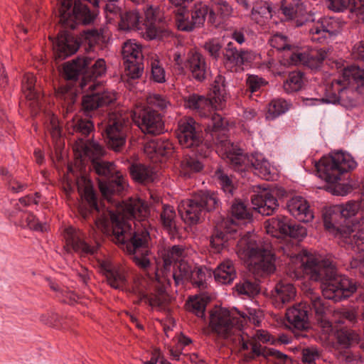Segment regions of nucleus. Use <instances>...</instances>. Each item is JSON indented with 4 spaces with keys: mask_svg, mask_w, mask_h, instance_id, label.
Returning a JSON list of instances; mask_svg holds the SVG:
<instances>
[{
    "mask_svg": "<svg viewBox=\"0 0 364 364\" xmlns=\"http://www.w3.org/2000/svg\"><path fill=\"white\" fill-rule=\"evenodd\" d=\"M350 84L343 81L340 76L333 80L330 87L326 90V97L305 98L303 102L306 106H316L323 102L331 104H341L345 107H353L356 104L357 95Z\"/></svg>",
    "mask_w": 364,
    "mask_h": 364,
    "instance_id": "4468645a",
    "label": "nucleus"
},
{
    "mask_svg": "<svg viewBox=\"0 0 364 364\" xmlns=\"http://www.w3.org/2000/svg\"><path fill=\"white\" fill-rule=\"evenodd\" d=\"M283 251L289 259L290 277L298 279L304 273L311 280L320 282L325 299L336 302L350 296L356 291L355 283L338 274L330 259L313 255L306 251L299 253L297 250H289L288 247L283 248Z\"/></svg>",
    "mask_w": 364,
    "mask_h": 364,
    "instance_id": "f03ea898",
    "label": "nucleus"
},
{
    "mask_svg": "<svg viewBox=\"0 0 364 364\" xmlns=\"http://www.w3.org/2000/svg\"><path fill=\"white\" fill-rule=\"evenodd\" d=\"M185 12L181 11L179 15L177 18V26L178 28L183 31H192L197 27H200L198 23H195V21L191 18H189L188 16H185Z\"/></svg>",
    "mask_w": 364,
    "mask_h": 364,
    "instance_id": "6e6d98bb",
    "label": "nucleus"
},
{
    "mask_svg": "<svg viewBox=\"0 0 364 364\" xmlns=\"http://www.w3.org/2000/svg\"><path fill=\"white\" fill-rule=\"evenodd\" d=\"M287 208L289 213L300 222L309 223L314 218L308 202L301 196L292 197L287 202Z\"/></svg>",
    "mask_w": 364,
    "mask_h": 364,
    "instance_id": "bb28decb",
    "label": "nucleus"
},
{
    "mask_svg": "<svg viewBox=\"0 0 364 364\" xmlns=\"http://www.w3.org/2000/svg\"><path fill=\"white\" fill-rule=\"evenodd\" d=\"M164 333L167 338H171V342L165 341L164 345L169 350L170 354L175 360H178L181 350L184 347L189 345L192 341L191 338L185 336L183 333L177 334L173 331L172 327L165 326L164 327Z\"/></svg>",
    "mask_w": 364,
    "mask_h": 364,
    "instance_id": "c85d7f7f",
    "label": "nucleus"
},
{
    "mask_svg": "<svg viewBox=\"0 0 364 364\" xmlns=\"http://www.w3.org/2000/svg\"><path fill=\"white\" fill-rule=\"evenodd\" d=\"M254 209L264 215H272L278 207L277 200L268 191H264L260 194L252 198Z\"/></svg>",
    "mask_w": 364,
    "mask_h": 364,
    "instance_id": "7c9ffc66",
    "label": "nucleus"
},
{
    "mask_svg": "<svg viewBox=\"0 0 364 364\" xmlns=\"http://www.w3.org/2000/svg\"><path fill=\"white\" fill-rule=\"evenodd\" d=\"M203 48L213 59L218 60L221 55L222 46L217 39H210L207 41Z\"/></svg>",
    "mask_w": 364,
    "mask_h": 364,
    "instance_id": "13d9d810",
    "label": "nucleus"
},
{
    "mask_svg": "<svg viewBox=\"0 0 364 364\" xmlns=\"http://www.w3.org/2000/svg\"><path fill=\"white\" fill-rule=\"evenodd\" d=\"M218 194L210 191H200L192 199L183 200L178 204V213L182 220L189 225L199 222L203 213L211 211L219 206Z\"/></svg>",
    "mask_w": 364,
    "mask_h": 364,
    "instance_id": "9b49d317",
    "label": "nucleus"
},
{
    "mask_svg": "<svg viewBox=\"0 0 364 364\" xmlns=\"http://www.w3.org/2000/svg\"><path fill=\"white\" fill-rule=\"evenodd\" d=\"M36 77L31 73L24 75L22 80V90L28 100L38 102L40 93L36 90Z\"/></svg>",
    "mask_w": 364,
    "mask_h": 364,
    "instance_id": "ea45409f",
    "label": "nucleus"
},
{
    "mask_svg": "<svg viewBox=\"0 0 364 364\" xmlns=\"http://www.w3.org/2000/svg\"><path fill=\"white\" fill-rule=\"evenodd\" d=\"M232 218L231 224L229 225V220H223L218 224L210 239V244L216 252H220L225 243L231 239L235 238L234 235L237 232L236 226L240 224H247L251 222L252 211L248 208L245 203L240 200H235L230 208Z\"/></svg>",
    "mask_w": 364,
    "mask_h": 364,
    "instance_id": "6e6552de",
    "label": "nucleus"
},
{
    "mask_svg": "<svg viewBox=\"0 0 364 364\" xmlns=\"http://www.w3.org/2000/svg\"><path fill=\"white\" fill-rule=\"evenodd\" d=\"M102 37V33L95 28L83 30L80 33V37H77L68 31H61L54 46L55 58L56 60H63L75 53L83 41L92 47L97 43Z\"/></svg>",
    "mask_w": 364,
    "mask_h": 364,
    "instance_id": "ddd939ff",
    "label": "nucleus"
},
{
    "mask_svg": "<svg viewBox=\"0 0 364 364\" xmlns=\"http://www.w3.org/2000/svg\"><path fill=\"white\" fill-rule=\"evenodd\" d=\"M128 164L130 177L134 182L147 185L153 183L156 178L157 170L153 166L139 161H128Z\"/></svg>",
    "mask_w": 364,
    "mask_h": 364,
    "instance_id": "5701e85b",
    "label": "nucleus"
},
{
    "mask_svg": "<svg viewBox=\"0 0 364 364\" xmlns=\"http://www.w3.org/2000/svg\"><path fill=\"white\" fill-rule=\"evenodd\" d=\"M287 228H289V230H287V233L284 234V236H289L291 238L301 240L306 237L307 234L306 229L304 226L291 223L289 220Z\"/></svg>",
    "mask_w": 364,
    "mask_h": 364,
    "instance_id": "4d7b16f0",
    "label": "nucleus"
},
{
    "mask_svg": "<svg viewBox=\"0 0 364 364\" xmlns=\"http://www.w3.org/2000/svg\"><path fill=\"white\" fill-rule=\"evenodd\" d=\"M203 168L201 161L193 157H186L181 162V173L185 176H191V173L199 172Z\"/></svg>",
    "mask_w": 364,
    "mask_h": 364,
    "instance_id": "de8ad7c7",
    "label": "nucleus"
},
{
    "mask_svg": "<svg viewBox=\"0 0 364 364\" xmlns=\"http://www.w3.org/2000/svg\"><path fill=\"white\" fill-rule=\"evenodd\" d=\"M65 240L69 250H73L81 257L93 255L97 251L95 246H91L85 241L84 235L81 232L72 227L65 229Z\"/></svg>",
    "mask_w": 364,
    "mask_h": 364,
    "instance_id": "4be33fe9",
    "label": "nucleus"
},
{
    "mask_svg": "<svg viewBox=\"0 0 364 364\" xmlns=\"http://www.w3.org/2000/svg\"><path fill=\"white\" fill-rule=\"evenodd\" d=\"M73 131L86 137L94 130L93 122L88 119L77 118L73 123Z\"/></svg>",
    "mask_w": 364,
    "mask_h": 364,
    "instance_id": "3c124183",
    "label": "nucleus"
},
{
    "mask_svg": "<svg viewBox=\"0 0 364 364\" xmlns=\"http://www.w3.org/2000/svg\"><path fill=\"white\" fill-rule=\"evenodd\" d=\"M208 14H209L210 21L215 18V12L213 9H210L206 3L198 1L192 9L191 17L195 21V23H198V25L201 26L205 22Z\"/></svg>",
    "mask_w": 364,
    "mask_h": 364,
    "instance_id": "4c0bfd02",
    "label": "nucleus"
},
{
    "mask_svg": "<svg viewBox=\"0 0 364 364\" xmlns=\"http://www.w3.org/2000/svg\"><path fill=\"white\" fill-rule=\"evenodd\" d=\"M185 250L181 245H173L164 255V271L170 269L172 263H174L172 277L176 284L183 281H189L193 277L194 267L183 259Z\"/></svg>",
    "mask_w": 364,
    "mask_h": 364,
    "instance_id": "f3484780",
    "label": "nucleus"
},
{
    "mask_svg": "<svg viewBox=\"0 0 364 364\" xmlns=\"http://www.w3.org/2000/svg\"><path fill=\"white\" fill-rule=\"evenodd\" d=\"M73 149L80 157L87 156L91 161L95 159H100L105 154V149L102 144L94 140H84L80 136L76 140Z\"/></svg>",
    "mask_w": 364,
    "mask_h": 364,
    "instance_id": "c756f323",
    "label": "nucleus"
},
{
    "mask_svg": "<svg viewBox=\"0 0 364 364\" xmlns=\"http://www.w3.org/2000/svg\"><path fill=\"white\" fill-rule=\"evenodd\" d=\"M25 220L26 222V226L30 229L43 231L42 225L38 222L36 217L32 213H26Z\"/></svg>",
    "mask_w": 364,
    "mask_h": 364,
    "instance_id": "e2e57ef3",
    "label": "nucleus"
},
{
    "mask_svg": "<svg viewBox=\"0 0 364 364\" xmlns=\"http://www.w3.org/2000/svg\"><path fill=\"white\" fill-rule=\"evenodd\" d=\"M175 218L176 212L173 207L164 205L163 212L161 213V223H162L164 231L169 235L171 240L180 237Z\"/></svg>",
    "mask_w": 364,
    "mask_h": 364,
    "instance_id": "72a5a7b5",
    "label": "nucleus"
},
{
    "mask_svg": "<svg viewBox=\"0 0 364 364\" xmlns=\"http://www.w3.org/2000/svg\"><path fill=\"white\" fill-rule=\"evenodd\" d=\"M320 357L319 351L316 347H308L302 350V362L304 364H316Z\"/></svg>",
    "mask_w": 364,
    "mask_h": 364,
    "instance_id": "bf43d9fd",
    "label": "nucleus"
},
{
    "mask_svg": "<svg viewBox=\"0 0 364 364\" xmlns=\"http://www.w3.org/2000/svg\"><path fill=\"white\" fill-rule=\"evenodd\" d=\"M351 55L353 59L364 61V41H360L353 46Z\"/></svg>",
    "mask_w": 364,
    "mask_h": 364,
    "instance_id": "69168bd1",
    "label": "nucleus"
},
{
    "mask_svg": "<svg viewBox=\"0 0 364 364\" xmlns=\"http://www.w3.org/2000/svg\"><path fill=\"white\" fill-rule=\"evenodd\" d=\"M269 44L278 50L290 51L292 48V45L288 38L281 33L273 35L269 39Z\"/></svg>",
    "mask_w": 364,
    "mask_h": 364,
    "instance_id": "603ef678",
    "label": "nucleus"
},
{
    "mask_svg": "<svg viewBox=\"0 0 364 364\" xmlns=\"http://www.w3.org/2000/svg\"><path fill=\"white\" fill-rule=\"evenodd\" d=\"M246 83L247 89L251 93H254L259 91L262 87L264 86L266 82L264 79L257 75H248Z\"/></svg>",
    "mask_w": 364,
    "mask_h": 364,
    "instance_id": "052dcab7",
    "label": "nucleus"
},
{
    "mask_svg": "<svg viewBox=\"0 0 364 364\" xmlns=\"http://www.w3.org/2000/svg\"><path fill=\"white\" fill-rule=\"evenodd\" d=\"M319 176L329 183H335L343 173L353 170L357 162L348 153L338 151L322 157L316 165Z\"/></svg>",
    "mask_w": 364,
    "mask_h": 364,
    "instance_id": "f8f14e48",
    "label": "nucleus"
},
{
    "mask_svg": "<svg viewBox=\"0 0 364 364\" xmlns=\"http://www.w3.org/2000/svg\"><path fill=\"white\" fill-rule=\"evenodd\" d=\"M335 22L328 18H323L310 28V33L318 37H312L314 41H320L321 38L326 39L336 35V30L334 26Z\"/></svg>",
    "mask_w": 364,
    "mask_h": 364,
    "instance_id": "f704fd0d",
    "label": "nucleus"
},
{
    "mask_svg": "<svg viewBox=\"0 0 364 364\" xmlns=\"http://www.w3.org/2000/svg\"><path fill=\"white\" fill-rule=\"evenodd\" d=\"M338 343L344 348H348L360 341V336L353 330H342L337 333Z\"/></svg>",
    "mask_w": 364,
    "mask_h": 364,
    "instance_id": "a18cd8bd",
    "label": "nucleus"
},
{
    "mask_svg": "<svg viewBox=\"0 0 364 364\" xmlns=\"http://www.w3.org/2000/svg\"><path fill=\"white\" fill-rule=\"evenodd\" d=\"M304 85V75L300 71H294L289 74L283 87L286 92L291 93L300 90Z\"/></svg>",
    "mask_w": 364,
    "mask_h": 364,
    "instance_id": "a19ab883",
    "label": "nucleus"
},
{
    "mask_svg": "<svg viewBox=\"0 0 364 364\" xmlns=\"http://www.w3.org/2000/svg\"><path fill=\"white\" fill-rule=\"evenodd\" d=\"M39 198L40 194L39 193L36 192L34 195H27L24 197L19 198L18 201L21 205L26 207L32 203L38 205L39 203Z\"/></svg>",
    "mask_w": 364,
    "mask_h": 364,
    "instance_id": "338daca9",
    "label": "nucleus"
},
{
    "mask_svg": "<svg viewBox=\"0 0 364 364\" xmlns=\"http://www.w3.org/2000/svg\"><path fill=\"white\" fill-rule=\"evenodd\" d=\"M344 82L353 87L359 95H364V68L350 65L342 70L341 75Z\"/></svg>",
    "mask_w": 364,
    "mask_h": 364,
    "instance_id": "2f4dec72",
    "label": "nucleus"
},
{
    "mask_svg": "<svg viewBox=\"0 0 364 364\" xmlns=\"http://www.w3.org/2000/svg\"><path fill=\"white\" fill-rule=\"evenodd\" d=\"M124 75L135 80L141 77L143 70V55L141 45L134 40L126 41L122 49Z\"/></svg>",
    "mask_w": 364,
    "mask_h": 364,
    "instance_id": "a211bd4d",
    "label": "nucleus"
},
{
    "mask_svg": "<svg viewBox=\"0 0 364 364\" xmlns=\"http://www.w3.org/2000/svg\"><path fill=\"white\" fill-rule=\"evenodd\" d=\"M211 122L215 132L213 134H217L212 141L216 146L217 151L230 160L235 171L242 172L250 168L263 179L269 181L273 178L274 168L262 154L244 155L242 150L228 139L224 120L215 115ZM210 129L211 125L209 124L208 130Z\"/></svg>",
    "mask_w": 364,
    "mask_h": 364,
    "instance_id": "20e7f679",
    "label": "nucleus"
},
{
    "mask_svg": "<svg viewBox=\"0 0 364 364\" xmlns=\"http://www.w3.org/2000/svg\"><path fill=\"white\" fill-rule=\"evenodd\" d=\"M215 279L223 284H229L236 278L233 262L226 260L220 263L213 272Z\"/></svg>",
    "mask_w": 364,
    "mask_h": 364,
    "instance_id": "c9c22d12",
    "label": "nucleus"
},
{
    "mask_svg": "<svg viewBox=\"0 0 364 364\" xmlns=\"http://www.w3.org/2000/svg\"><path fill=\"white\" fill-rule=\"evenodd\" d=\"M290 106L291 104L283 99H274L272 100L268 105L267 118L273 119L284 114L289 109Z\"/></svg>",
    "mask_w": 364,
    "mask_h": 364,
    "instance_id": "79ce46f5",
    "label": "nucleus"
},
{
    "mask_svg": "<svg viewBox=\"0 0 364 364\" xmlns=\"http://www.w3.org/2000/svg\"><path fill=\"white\" fill-rule=\"evenodd\" d=\"M189 70L192 76L198 81L204 80L209 73V68L205 58L199 53H194L188 60Z\"/></svg>",
    "mask_w": 364,
    "mask_h": 364,
    "instance_id": "473e14b6",
    "label": "nucleus"
},
{
    "mask_svg": "<svg viewBox=\"0 0 364 364\" xmlns=\"http://www.w3.org/2000/svg\"><path fill=\"white\" fill-rule=\"evenodd\" d=\"M225 77L221 75H218L213 82L211 89V93L209 98L198 95H191L185 101V106L198 112L200 117H203L206 122H203L205 131L207 136L209 134L211 140L215 139L217 134H213L214 130L213 126L211 129L208 130L209 124L212 125L211 120L215 115L221 117L225 124V130H226L227 122L220 114L214 112L215 109H222L224 107V102L227 98V94L225 87Z\"/></svg>",
    "mask_w": 364,
    "mask_h": 364,
    "instance_id": "0eeeda50",
    "label": "nucleus"
},
{
    "mask_svg": "<svg viewBox=\"0 0 364 364\" xmlns=\"http://www.w3.org/2000/svg\"><path fill=\"white\" fill-rule=\"evenodd\" d=\"M132 120L139 128L147 136V141L144 145V153L153 164L159 161V139L153 138L159 134V114L150 107H137L132 114Z\"/></svg>",
    "mask_w": 364,
    "mask_h": 364,
    "instance_id": "1a4fd4ad",
    "label": "nucleus"
},
{
    "mask_svg": "<svg viewBox=\"0 0 364 364\" xmlns=\"http://www.w3.org/2000/svg\"><path fill=\"white\" fill-rule=\"evenodd\" d=\"M92 167L98 176L102 195L108 202L115 204L117 210H101L95 191L92 187L86 186L77 207L81 219L90 225L94 224L105 232H111L112 240L127 251L135 264L146 268L150 264L147 258L149 232L145 227L136 224L132 228L131 223L132 219H140L146 215V206L140 198H131L120 203L114 198L123 194L128 184L122 174L116 170L113 162L95 159L92 161Z\"/></svg>",
    "mask_w": 364,
    "mask_h": 364,
    "instance_id": "f257e3e1",
    "label": "nucleus"
},
{
    "mask_svg": "<svg viewBox=\"0 0 364 364\" xmlns=\"http://www.w3.org/2000/svg\"><path fill=\"white\" fill-rule=\"evenodd\" d=\"M215 177L218 178L223 191L228 195L232 196L235 191L233 178L228 176L221 170L215 172Z\"/></svg>",
    "mask_w": 364,
    "mask_h": 364,
    "instance_id": "864d4df0",
    "label": "nucleus"
},
{
    "mask_svg": "<svg viewBox=\"0 0 364 364\" xmlns=\"http://www.w3.org/2000/svg\"><path fill=\"white\" fill-rule=\"evenodd\" d=\"M289 220V218L284 216H278L269 219L264 223L266 232L274 237L284 236V234L287 233V230H289V228H287Z\"/></svg>",
    "mask_w": 364,
    "mask_h": 364,
    "instance_id": "e433bc0d",
    "label": "nucleus"
},
{
    "mask_svg": "<svg viewBox=\"0 0 364 364\" xmlns=\"http://www.w3.org/2000/svg\"><path fill=\"white\" fill-rule=\"evenodd\" d=\"M56 95L59 99L64 101V106H66L67 112H72L77 97L74 88L68 84L62 85L58 87Z\"/></svg>",
    "mask_w": 364,
    "mask_h": 364,
    "instance_id": "58836bf2",
    "label": "nucleus"
},
{
    "mask_svg": "<svg viewBox=\"0 0 364 364\" xmlns=\"http://www.w3.org/2000/svg\"><path fill=\"white\" fill-rule=\"evenodd\" d=\"M205 274L201 269H194L193 277L189 281L197 284L198 287H203L205 285Z\"/></svg>",
    "mask_w": 364,
    "mask_h": 364,
    "instance_id": "0e129e2a",
    "label": "nucleus"
},
{
    "mask_svg": "<svg viewBox=\"0 0 364 364\" xmlns=\"http://www.w3.org/2000/svg\"><path fill=\"white\" fill-rule=\"evenodd\" d=\"M328 56V50L321 48L310 53H291L289 58L293 65L303 64L311 68H317Z\"/></svg>",
    "mask_w": 364,
    "mask_h": 364,
    "instance_id": "b1692460",
    "label": "nucleus"
},
{
    "mask_svg": "<svg viewBox=\"0 0 364 364\" xmlns=\"http://www.w3.org/2000/svg\"><path fill=\"white\" fill-rule=\"evenodd\" d=\"M201 127L191 117L179 121L177 137L180 144L186 149H194L196 153L201 157L209 155V147L203 144Z\"/></svg>",
    "mask_w": 364,
    "mask_h": 364,
    "instance_id": "2eb2a0df",
    "label": "nucleus"
},
{
    "mask_svg": "<svg viewBox=\"0 0 364 364\" xmlns=\"http://www.w3.org/2000/svg\"><path fill=\"white\" fill-rule=\"evenodd\" d=\"M237 254L257 274H269L276 269L271 245L250 231L238 241Z\"/></svg>",
    "mask_w": 364,
    "mask_h": 364,
    "instance_id": "423d86ee",
    "label": "nucleus"
},
{
    "mask_svg": "<svg viewBox=\"0 0 364 364\" xmlns=\"http://www.w3.org/2000/svg\"><path fill=\"white\" fill-rule=\"evenodd\" d=\"M272 299L276 308L282 309L292 301L296 296V289L289 282L280 281L271 291Z\"/></svg>",
    "mask_w": 364,
    "mask_h": 364,
    "instance_id": "a878e982",
    "label": "nucleus"
},
{
    "mask_svg": "<svg viewBox=\"0 0 364 364\" xmlns=\"http://www.w3.org/2000/svg\"><path fill=\"white\" fill-rule=\"evenodd\" d=\"M307 296L311 303V310L314 311L318 325L321 331L324 334H330L333 328L332 323L328 318V314L330 312L328 302L322 299L313 291L308 293Z\"/></svg>",
    "mask_w": 364,
    "mask_h": 364,
    "instance_id": "6ab92c4d",
    "label": "nucleus"
},
{
    "mask_svg": "<svg viewBox=\"0 0 364 364\" xmlns=\"http://www.w3.org/2000/svg\"><path fill=\"white\" fill-rule=\"evenodd\" d=\"M272 9L267 2H257L252 9L251 18L257 23H262L263 19L272 17Z\"/></svg>",
    "mask_w": 364,
    "mask_h": 364,
    "instance_id": "37998d69",
    "label": "nucleus"
},
{
    "mask_svg": "<svg viewBox=\"0 0 364 364\" xmlns=\"http://www.w3.org/2000/svg\"><path fill=\"white\" fill-rule=\"evenodd\" d=\"M129 125L128 118L115 114L109 116L104 131L105 141L109 149L119 152L124 148Z\"/></svg>",
    "mask_w": 364,
    "mask_h": 364,
    "instance_id": "dca6fc26",
    "label": "nucleus"
},
{
    "mask_svg": "<svg viewBox=\"0 0 364 364\" xmlns=\"http://www.w3.org/2000/svg\"><path fill=\"white\" fill-rule=\"evenodd\" d=\"M250 320L245 313L231 312L227 309L216 307L210 314L211 331L219 338L241 345L243 350L249 348V336L244 332V326Z\"/></svg>",
    "mask_w": 364,
    "mask_h": 364,
    "instance_id": "39448f33",
    "label": "nucleus"
},
{
    "mask_svg": "<svg viewBox=\"0 0 364 364\" xmlns=\"http://www.w3.org/2000/svg\"><path fill=\"white\" fill-rule=\"evenodd\" d=\"M106 63L103 58H98L92 63V59L87 56H79L64 64L63 75L70 81H76L82 76L80 87L82 91L87 92L82 100V107L87 117H92V112L107 106L114 102L115 95L105 90L100 82L95 80L106 73Z\"/></svg>",
    "mask_w": 364,
    "mask_h": 364,
    "instance_id": "7ed1b4c3",
    "label": "nucleus"
},
{
    "mask_svg": "<svg viewBox=\"0 0 364 364\" xmlns=\"http://www.w3.org/2000/svg\"><path fill=\"white\" fill-rule=\"evenodd\" d=\"M145 18L137 10H132L122 14L120 16L119 26L123 30H138L144 33V36L152 40L159 35V9L158 6L150 5L144 11Z\"/></svg>",
    "mask_w": 364,
    "mask_h": 364,
    "instance_id": "9d476101",
    "label": "nucleus"
},
{
    "mask_svg": "<svg viewBox=\"0 0 364 364\" xmlns=\"http://www.w3.org/2000/svg\"><path fill=\"white\" fill-rule=\"evenodd\" d=\"M223 62L230 68L241 67L255 59V54L251 50H238L233 42H229L223 50Z\"/></svg>",
    "mask_w": 364,
    "mask_h": 364,
    "instance_id": "412c9836",
    "label": "nucleus"
},
{
    "mask_svg": "<svg viewBox=\"0 0 364 364\" xmlns=\"http://www.w3.org/2000/svg\"><path fill=\"white\" fill-rule=\"evenodd\" d=\"M230 37L232 40L237 42L238 44L242 45L245 41V29H235L230 34Z\"/></svg>",
    "mask_w": 364,
    "mask_h": 364,
    "instance_id": "774afa93",
    "label": "nucleus"
},
{
    "mask_svg": "<svg viewBox=\"0 0 364 364\" xmlns=\"http://www.w3.org/2000/svg\"><path fill=\"white\" fill-rule=\"evenodd\" d=\"M102 6L106 18L109 21L114 19L117 16H121V8L119 5V0L109 1L108 2L100 4Z\"/></svg>",
    "mask_w": 364,
    "mask_h": 364,
    "instance_id": "5fc2aeb1",
    "label": "nucleus"
},
{
    "mask_svg": "<svg viewBox=\"0 0 364 364\" xmlns=\"http://www.w3.org/2000/svg\"><path fill=\"white\" fill-rule=\"evenodd\" d=\"M327 7L336 12L349 9L355 14L358 22L364 23V0H326Z\"/></svg>",
    "mask_w": 364,
    "mask_h": 364,
    "instance_id": "cd10ccee",
    "label": "nucleus"
},
{
    "mask_svg": "<svg viewBox=\"0 0 364 364\" xmlns=\"http://www.w3.org/2000/svg\"><path fill=\"white\" fill-rule=\"evenodd\" d=\"M281 9L289 20H295L296 26L314 21L313 14L308 11L301 0H282Z\"/></svg>",
    "mask_w": 364,
    "mask_h": 364,
    "instance_id": "aec40b11",
    "label": "nucleus"
},
{
    "mask_svg": "<svg viewBox=\"0 0 364 364\" xmlns=\"http://www.w3.org/2000/svg\"><path fill=\"white\" fill-rule=\"evenodd\" d=\"M309 306L300 303L287 309L286 318L290 328L304 330L309 327Z\"/></svg>",
    "mask_w": 364,
    "mask_h": 364,
    "instance_id": "393cba45",
    "label": "nucleus"
},
{
    "mask_svg": "<svg viewBox=\"0 0 364 364\" xmlns=\"http://www.w3.org/2000/svg\"><path fill=\"white\" fill-rule=\"evenodd\" d=\"M207 301L201 296H196L190 298L186 306L187 309L195 314L198 317L203 318L205 316V309Z\"/></svg>",
    "mask_w": 364,
    "mask_h": 364,
    "instance_id": "49530a36",
    "label": "nucleus"
},
{
    "mask_svg": "<svg viewBox=\"0 0 364 364\" xmlns=\"http://www.w3.org/2000/svg\"><path fill=\"white\" fill-rule=\"evenodd\" d=\"M107 273V280L108 284L114 289H122L127 283V278L124 272L119 269H114L113 271H109Z\"/></svg>",
    "mask_w": 364,
    "mask_h": 364,
    "instance_id": "09e8293b",
    "label": "nucleus"
},
{
    "mask_svg": "<svg viewBox=\"0 0 364 364\" xmlns=\"http://www.w3.org/2000/svg\"><path fill=\"white\" fill-rule=\"evenodd\" d=\"M8 189L14 193L23 192L28 187V184L20 182L16 178H11L7 183Z\"/></svg>",
    "mask_w": 364,
    "mask_h": 364,
    "instance_id": "680f3d73",
    "label": "nucleus"
},
{
    "mask_svg": "<svg viewBox=\"0 0 364 364\" xmlns=\"http://www.w3.org/2000/svg\"><path fill=\"white\" fill-rule=\"evenodd\" d=\"M212 9L222 18H228L233 16L234 9L226 0H210Z\"/></svg>",
    "mask_w": 364,
    "mask_h": 364,
    "instance_id": "8fccbe9b",
    "label": "nucleus"
},
{
    "mask_svg": "<svg viewBox=\"0 0 364 364\" xmlns=\"http://www.w3.org/2000/svg\"><path fill=\"white\" fill-rule=\"evenodd\" d=\"M235 291L240 295L254 296L259 291V284L256 281L243 279L235 287Z\"/></svg>",
    "mask_w": 364,
    "mask_h": 364,
    "instance_id": "c03bdc74",
    "label": "nucleus"
}]
</instances>
